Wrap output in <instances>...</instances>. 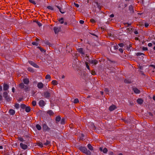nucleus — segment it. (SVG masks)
Segmentation results:
<instances>
[{
    "label": "nucleus",
    "instance_id": "obj_13",
    "mask_svg": "<svg viewBox=\"0 0 155 155\" xmlns=\"http://www.w3.org/2000/svg\"><path fill=\"white\" fill-rule=\"evenodd\" d=\"M44 43L46 45H49V47H52L53 46V45L51 43L48 41H44Z\"/></svg>",
    "mask_w": 155,
    "mask_h": 155
},
{
    "label": "nucleus",
    "instance_id": "obj_63",
    "mask_svg": "<svg viewBox=\"0 0 155 155\" xmlns=\"http://www.w3.org/2000/svg\"><path fill=\"white\" fill-rule=\"evenodd\" d=\"M132 47V45L131 44H130L129 45V46H127V49H129L130 48Z\"/></svg>",
    "mask_w": 155,
    "mask_h": 155
},
{
    "label": "nucleus",
    "instance_id": "obj_16",
    "mask_svg": "<svg viewBox=\"0 0 155 155\" xmlns=\"http://www.w3.org/2000/svg\"><path fill=\"white\" fill-rule=\"evenodd\" d=\"M78 51L82 54H84V53L83 51V49L82 48H80L78 49Z\"/></svg>",
    "mask_w": 155,
    "mask_h": 155
},
{
    "label": "nucleus",
    "instance_id": "obj_10",
    "mask_svg": "<svg viewBox=\"0 0 155 155\" xmlns=\"http://www.w3.org/2000/svg\"><path fill=\"white\" fill-rule=\"evenodd\" d=\"M39 105L41 107H43L45 105V102L43 100H40L39 103Z\"/></svg>",
    "mask_w": 155,
    "mask_h": 155
},
{
    "label": "nucleus",
    "instance_id": "obj_32",
    "mask_svg": "<svg viewBox=\"0 0 155 155\" xmlns=\"http://www.w3.org/2000/svg\"><path fill=\"white\" fill-rule=\"evenodd\" d=\"M8 94L7 92L5 91L3 93V96L4 97H6L8 96Z\"/></svg>",
    "mask_w": 155,
    "mask_h": 155
},
{
    "label": "nucleus",
    "instance_id": "obj_31",
    "mask_svg": "<svg viewBox=\"0 0 155 155\" xmlns=\"http://www.w3.org/2000/svg\"><path fill=\"white\" fill-rule=\"evenodd\" d=\"M63 19V18H61L58 21L60 22V23L62 24L64 23Z\"/></svg>",
    "mask_w": 155,
    "mask_h": 155
},
{
    "label": "nucleus",
    "instance_id": "obj_12",
    "mask_svg": "<svg viewBox=\"0 0 155 155\" xmlns=\"http://www.w3.org/2000/svg\"><path fill=\"white\" fill-rule=\"evenodd\" d=\"M9 86L7 84H4L3 90L4 91H7L9 88Z\"/></svg>",
    "mask_w": 155,
    "mask_h": 155
},
{
    "label": "nucleus",
    "instance_id": "obj_1",
    "mask_svg": "<svg viewBox=\"0 0 155 155\" xmlns=\"http://www.w3.org/2000/svg\"><path fill=\"white\" fill-rule=\"evenodd\" d=\"M79 150L83 153H85L87 155H91V152L87 150L86 147H81L79 148Z\"/></svg>",
    "mask_w": 155,
    "mask_h": 155
},
{
    "label": "nucleus",
    "instance_id": "obj_27",
    "mask_svg": "<svg viewBox=\"0 0 155 155\" xmlns=\"http://www.w3.org/2000/svg\"><path fill=\"white\" fill-rule=\"evenodd\" d=\"M36 127L37 129L38 130H40L41 129V127L39 124H37L36 126Z\"/></svg>",
    "mask_w": 155,
    "mask_h": 155
},
{
    "label": "nucleus",
    "instance_id": "obj_58",
    "mask_svg": "<svg viewBox=\"0 0 155 155\" xmlns=\"http://www.w3.org/2000/svg\"><path fill=\"white\" fill-rule=\"evenodd\" d=\"M74 4L76 7L78 8L79 7V5L78 4L76 3L75 2L74 3Z\"/></svg>",
    "mask_w": 155,
    "mask_h": 155
},
{
    "label": "nucleus",
    "instance_id": "obj_36",
    "mask_svg": "<svg viewBox=\"0 0 155 155\" xmlns=\"http://www.w3.org/2000/svg\"><path fill=\"white\" fill-rule=\"evenodd\" d=\"M37 145L41 147H43L42 143L41 142L37 143Z\"/></svg>",
    "mask_w": 155,
    "mask_h": 155
},
{
    "label": "nucleus",
    "instance_id": "obj_11",
    "mask_svg": "<svg viewBox=\"0 0 155 155\" xmlns=\"http://www.w3.org/2000/svg\"><path fill=\"white\" fill-rule=\"evenodd\" d=\"M54 30L55 33L56 34L59 32L60 28H58L57 27H54Z\"/></svg>",
    "mask_w": 155,
    "mask_h": 155
},
{
    "label": "nucleus",
    "instance_id": "obj_55",
    "mask_svg": "<svg viewBox=\"0 0 155 155\" xmlns=\"http://www.w3.org/2000/svg\"><path fill=\"white\" fill-rule=\"evenodd\" d=\"M37 23L39 27H40L42 25L41 23L40 22H38V21H37Z\"/></svg>",
    "mask_w": 155,
    "mask_h": 155
},
{
    "label": "nucleus",
    "instance_id": "obj_29",
    "mask_svg": "<svg viewBox=\"0 0 155 155\" xmlns=\"http://www.w3.org/2000/svg\"><path fill=\"white\" fill-rule=\"evenodd\" d=\"M4 98H5V100L8 101H9L10 100V97L8 95Z\"/></svg>",
    "mask_w": 155,
    "mask_h": 155
},
{
    "label": "nucleus",
    "instance_id": "obj_46",
    "mask_svg": "<svg viewBox=\"0 0 155 155\" xmlns=\"http://www.w3.org/2000/svg\"><path fill=\"white\" fill-rule=\"evenodd\" d=\"M29 1L30 2L34 5H35L36 4V3L34 0H29Z\"/></svg>",
    "mask_w": 155,
    "mask_h": 155
},
{
    "label": "nucleus",
    "instance_id": "obj_41",
    "mask_svg": "<svg viewBox=\"0 0 155 155\" xmlns=\"http://www.w3.org/2000/svg\"><path fill=\"white\" fill-rule=\"evenodd\" d=\"M15 107L16 109H18L19 107V105L18 104L16 103L15 104Z\"/></svg>",
    "mask_w": 155,
    "mask_h": 155
},
{
    "label": "nucleus",
    "instance_id": "obj_25",
    "mask_svg": "<svg viewBox=\"0 0 155 155\" xmlns=\"http://www.w3.org/2000/svg\"><path fill=\"white\" fill-rule=\"evenodd\" d=\"M124 82L127 84H130L131 83V81L130 80L127 79H125L124 81Z\"/></svg>",
    "mask_w": 155,
    "mask_h": 155
},
{
    "label": "nucleus",
    "instance_id": "obj_40",
    "mask_svg": "<svg viewBox=\"0 0 155 155\" xmlns=\"http://www.w3.org/2000/svg\"><path fill=\"white\" fill-rule=\"evenodd\" d=\"M85 63L86 64V67L89 70H90V67L88 65V63L87 62H85Z\"/></svg>",
    "mask_w": 155,
    "mask_h": 155
},
{
    "label": "nucleus",
    "instance_id": "obj_51",
    "mask_svg": "<svg viewBox=\"0 0 155 155\" xmlns=\"http://www.w3.org/2000/svg\"><path fill=\"white\" fill-rule=\"evenodd\" d=\"M32 44L33 45L37 46L38 45V43L35 42H33L32 43Z\"/></svg>",
    "mask_w": 155,
    "mask_h": 155
},
{
    "label": "nucleus",
    "instance_id": "obj_6",
    "mask_svg": "<svg viewBox=\"0 0 155 155\" xmlns=\"http://www.w3.org/2000/svg\"><path fill=\"white\" fill-rule=\"evenodd\" d=\"M133 90L136 94H139L140 93V91L136 87H133Z\"/></svg>",
    "mask_w": 155,
    "mask_h": 155
},
{
    "label": "nucleus",
    "instance_id": "obj_48",
    "mask_svg": "<svg viewBox=\"0 0 155 155\" xmlns=\"http://www.w3.org/2000/svg\"><path fill=\"white\" fill-rule=\"evenodd\" d=\"M127 32L128 33H130L131 31H132V28H127Z\"/></svg>",
    "mask_w": 155,
    "mask_h": 155
},
{
    "label": "nucleus",
    "instance_id": "obj_22",
    "mask_svg": "<svg viewBox=\"0 0 155 155\" xmlns=\"http://www.w3.org/2000/svg\"><path fill=\"white\" fill-rule=\"evenodd\" d=\"M47 113L49 114L50 115H53L54 113L51 110H48L47 112Z\"/></svg>",
    "mask_w": 155,
    "mask_h": 155
},
{
    "label": "nucleus",
    "instance_id": "obj_8",
    "mask_svg": "<svg viewBox=\"0 0 155 155\" xmlns=\"http://www.w3.org/2000/svg\"><path fill=\"white\" fill-rule=\"evenodd\" d=\"M116 108V106H115L114 105H113L111 106H110L109 107V110L110 111H112L113 110H114Z\"/></svg>",
    "mask_w": 155,
    "mask_h": 155
},
{
    "label": "nucleus",
    "instance_id": "obj_54",
    "mask_svg": "<svg viewBox=\"0 0 155 155\" xmlns=\"http://www.w3.org/2000/svg\"><path fill=\"white\" fill-rule=\"evenodd\" d=\"M119 46L121 47H122L124 46V45L123 43H120L118 44Z\"/></svg>",
    "mask_w": 155,
    "mask_h": 155
},
{
    "label": "nucleus",
    "instance_id": "obj_17",
    "mask_svg": "<svg viewBox=\"0 0 155 155\" xmlns=\"http://www.w3.org/2000/svg\"><path fill=\"white\" fill-rule=\"evenodd\" d=\"M129 10L130 11L131 13H133L134 12L133 7L132 5H130L129 6Z\"/></svg>",
    "mask_w": 155,
    "mask_h": 155
},
{
    "label": "nucleus",
    "instance_id": "obj_62",
    "mask_svg": "<svg viewBox=\"0 0 155 155\" xmlns=\"http://www.w3.org/2000/svg\"><path fill=\"white\" fill-rule=\"evenodd\" d=\"M119 51L121 53L123 52V49L122 48H120L119 49Z\"/></svg>",
    "mask_w": 155,
    "mask_h": 155
},
{
    "label": "nucleus",
    "instance_id": "obj_21",
    "mask_svg": "<svg viewBox=\"0 0 155 155\" xmlns=\"http://www.w3.org/2000/svg\"><path fill=\"white\" fill-rule=\"evenodd\" d=\"M87 147L88 149L91 151L93 150V147L90 144H89L87 145Z\"/></svg>",
    "mask_w": 155,
    "mask_h": 155
},
{
    "label": "nucleus",
    "instance_id": "obj_49",
    "mask_svg": "<svg viewBox=\"0 0 155 155\" xmlns=\"http://www.w3.org/2000/svg\"><path fill=\"white\" fill-rule=\"evenodd\" d=\"M32 104L33 106H35L36 105V102L35 101H33L32 102Z\"/></svg>",
    "mask_w": 155,
    "mask_h": 155
},
{
    "label": "nucleus",
    "instance_id": "obj_60",
    "mask_svg": "<svg viewBox=\"0 0 155 155\" xmlns=\"http://www.w3.org/2000/svg\"><path fill=\"white\" fill-rule=\"evenodd\" d=\"M144 25L146 27H147L149 26V24L147 23H145Z\"/></svg>",
    "mask_w": 155,
    "mask_h": 155
},
{
    "label": "nucleus",
    "instance_id": "obj_24",
    "mask_svg": "<svg viewBox=\"0 0 155 155\" xmlns=\"http://www.w3.org/2000/svg\"><path fill=\"white\" fill-rule=\"evenodd\" d=\"M96 4V5H95V6H96L98 8L100 9V4L99 3H98L97 2H94Z\"/></svg>",
    "mask_w": 155,
    "mask_h": 155
},
{
    "label": "nucleus",
    "instance_id": "obj_35",
    "mask_svg": "<svg viewBox=\"0 0 155 155\" xmlns=\"http://www.w3.org/2000/svg\"><path fill=\"white\" fill-rule=\"evenodd\" d=\"M45 78L46 79H50L51 78V77L49 75L47 74L45 76Z\"/></svg>",
    "mask_w": 155,
    "mask_h": 155
},
{
    "label": "nucleus",
    "instance_id": "obj_5",
    "mask_svg": "<svg viewBox=\"0 0 155 155\" xmlns=\"http://www.w3.org/2000/svg\"><path fill=\"white\" fill-rule=\"evenodd\" d=\"M20 147L24 150H26L28 148V146L26 145L23 144L22 143H20Z\"/></svg>",
    "mask_w": 155,
    "mask_h": 155
},
{
    "label": "nucleus",
    "instance_id": "obj_38",
    "mask_svg": "<svg viewBox=\"0 0 155 155\" xmlns=\"http://www.w3.org/2000/svg\"><path fill=\"white\" fill-rule=\"evenodd\" d=\"M79 102V101L78 99L77 98H76V99H74V103L75 104H76V103Z\"/></svg>",
    "mask_w": 155,
    "mask_h": 155
},
{
    "label": "nucleus",
    "instance_id": "obj_3",
    "mask_svg": "<svg viewBox=\"0 0 155 155\" xmlns=\"http://www.w3.org/2000/svg\"><path fill=\"white\" fill-rule=\"evenodd\" d=\"M28 62L32 66H34V67L36 68H38L39 66L38 65H37L34 62L32 61H29Z\"/></svg>",
    "mask_w": 155,
    "mask_h": 155
},
{
    "label": "nucleus",
    "instance_id": "obj_39",
    "mask_svg": "<svg viewBox=\"0 0 155 155\" xmlns=\"http://www.w3.org/2000/svg\"><path fill=\"white\" fill-rule=\"evenodd\" d=\"M59 9L60 12L62 14H63L64 13V12H62L61 11V8L59 7V6H56Z\"/></svg>",
    "mask_w": 155,
    "mask_h": 155
},
{
    "label": "nucleus",
    "instance_id": "obj_57",
    "mask_svg": "<svg viewBox=\"0 0 155 155\" xmlns=\"http://www.w3.org/2000/svg\"><path fill=\"white\" fill-rule=\"evenodd\" d=\"M90 21L92 23H95V21L93 19H91L90 20Z\"/></svg>",
    "mask_w": 155,
    "mask_h": 155
},
{
    "label": "nucleus",
    "instance_id": "obj_33",
    "mask_svg": "<svg viewBox=\"0 0 155 155\" xmlns=\"http://www.w3.org/2000/svg\"><path fill=\"white\" fill-rule=\"evenodd\" d=\"M28 71H30L31 72H34V70L31 68H30V67L28 68Z\"/></svg>",
    "mask_w": 155,
    "mask_h": 155
},
{
    "label": "nucleus",
    "instance_id": "obj_19",
    "mask_svg": "<svg viewBox=\"0 0 155 155\" xmlns=\"http://www.w3.org/2000/svg\"><path fill=\"white\" fill-rule=\"evenodd\" d=\"M23 88L26 91H28L29 90V88L28 85H25L24 87Z\"/></svg>",
    "mask_w": 155,
    "mask_h": 155
},
{
    "label": "nucleus",
    "instance_id": "obj_14",
    "mask_svg": "<svg viewBox=\"0 0 155 155\" xmlns=\"http://www.w3.org/2000/svg\"><path fill=\"white\" fill-rule=\"evenodd\" d=\"M23 81L24 83L28 85L29 83V81L28 79L25 78L23 80Z\"/></svg>",
    "mask_w": 155,
    "mask_h": 155
},
{
    "label": "nucleus",
    "instance_id": "obj_26",
    "mask_svg": "<svg viewBox=\"0 0 155 155\" xmlns=\"http://www.w3.org/2000/svg\"><path fill=\"white\" fill-rule=\"evenodd\" d=\"M61 119V118L59 116H58L56 117L55 120L57 122H59Z\"/></svg>",
    "mask_w": 155,
    "mask_h": 155
},
{
    "label": "nucleus",
    "instance_id": "obj_47",
    "mask_svg": "<svg viewBox=\"0 0 155 155\" xmlns=\"http://www.w3.org/2000/svg\"><path fill=\"white\" fill-rule=\"evenodd\" d=\"M37 48H39L40 50L41 51V52H43V51H44L45 52V51L42 48H41V47H37Z\"/></svg>",
    "mask_w": 155,
    "mask_h": 155
},
{
    "label": "nucleus",
    "instance_id": "obj_18",
    "mask_svg": "<svg viewBox=\"0 0 155 155\" xmlns=\"http://www.w3.org/2000/svg\"><path fill=\"white\" fill-rule=\"evenodd\" d=\"M9 112L11 114L13 115L15 114V111L14 110L10 109L9 110Z\"/></svg>",
    "mask_w": 155,
    "mask_h": 155
},
{
    "label": "nucleus",
    "instance_id": "obj_9",
    "mask_svg": "<svg viewBox=\"0 0 155 155\" xmlns=\"http://www.w3.org/2000/svg\"><path fill=\"white\" fill-rule=\"evenodd\" d=\"M37 87L39 89H41L43 87V84L42 82H39L37 84Z\"/></svg>",
    "mask_w": 155,
    "mask_h": 155
},
{
    "label": "nucleus",
    "instance_id": "obj_30",
    "mask_svg": "<svg viewBox=\"0 0 155 155\" xmlns=\"http://www.w3.org/2000/svg\"><path fill=\"white\" fill-rule=\"evenodd\" d=\"M21 107L22 109H24L26 107V106L25 104H22L21 105Z\"/></svg>",
    "mask_w": 155,
    "mask_h": 155
},
{
    "label": "nucleus",
    "instance_id": "obj_15",
    "mask_svg": "<svg viewBox=\"0 0 155 155\" xmlns=\"http://www.w3.org/2000/svg\"><path fill=\"white\" fill-rule=\"evenodd\" d=\"M137 102L139 104H141L143 102V100L141 98H138L137 100Z\"/></svg>",
    "mask_w": 155,
    "mask_h": 155
},
{
    "label": "nucleus",
    "instance_id": "obj_23",
    "mask_svg": "<svg viewBox=\"0 0 155 155\" xmlns=\"http://www.w3.org/2000/svg\"><path fill=\"white\" fill-rule=\"evenodd\" d=\"M24 86L25 85L22 83H21L19 84V87L21 89L23 88L24 87Z\"/></svg>",
    "mask_w": 155,
    "mask_h": 155
},
{
    "label": "nucleus",
    "instance_id": "obj_59",
    "mask_svg": "<svg viewBox=\"0 0 155 155\" xmlns=\"http://www.w3.org/2000/svg\"><path fill=\"white\" fill-rule=\"evenodd\" d=\"M108 36L109 37L112 36L114 37V34H112L111 33H109L108 34Z\"/></svg>",
    "mask_w": 155,
    "mask_h": 155
},
{
    "label": "nucleus",
    "instance_id": "obj_34",
    "mask_svg": "<svg viewBox=\"0 0 155 155\" xmlns=\"http://www.w3.org/2000/svg\"><path fill=\"white\" fill-rule=\"evenodd\" d=\"M104 91L106 94H109V91L107 88H106L104 89Z\"/></svg>",
    "mask_w": 155,
    "mask_h": 155
},
{
    "label": "nucleus",
    "instance_id": "obj_2",
    "mask_svg": "<svg viewBox=\"0 0 155 155\" xmlns=\"http://www.w3.org/2000/svg\"><path fill=\"white\" fill-rule=\"evenodd\" d=\"M44 95L45 98L48 99L51 97V94L48 91L44 92Z\"/></svg>",
    "mask_w": 155,
    "mask_h": 155
},
{
    "label": "nucleus",
    "instance_id": "obj_37",
    "mask_svg": "<svg viewBox=\"0 0 155 155\" xmlns=\"http://www.w3.org/2000/svg\"><path fill=\"white\" fill-rule=\"evenodd\" d=\"M61 124H65V119L64 118H63L62 119L61 121Z\"/></svg>",
    "mask_w": 155,
    "mask_h": 155
},
{
    "label": "nucleus",
    "instance_id": "obj_43",
    "mask_svg": "<svg viewBox=\"0 0 155 155\" xmlns=\"http://www.w3.org/2000/svg\"><path fill=\"white\" fill-rule=\"evenodd\" d=\"M50 143L49 141L47 140L46 143H44V145L45 146H47Z\"/></svg>",
    "mask_w": 155,
    "mask_h": 155
},
{
    "label": "nucleus",
    "instance_id": "obj_7",
    "mask_svg": "<svg viewBox=\"0 0 155 155\" xmlns=\"http://www.w3.org/2000/svg\"><path fill=\"white\" fill-rule=\"evenodd\" d=\"M89 62L91 64H96L98 63V61L96 59L89 61Z\"/></svg>",
    "mask_w": 155,
    "mask_h": 155
},
{
    "label": "nucleus",
    "instance_id": "obj_56",
    "mask_svg": "<svg viewBox=\"0 0 155 155\" xmlns=\"http://www.w3.org/2000/svg\"><path fill=\"white\" fill-rule=\"evenodd\" d=\"M142 50L143 51H147L148 50L147 47H143L142 48Z\"/></svg>",
    "mask_w": 155,
    "mask_h": 155
},
{
    "label": "nucleus",
    "instance_id": "obj_50",
    "mask_svg": "<svg viewBox=\"0 0 155 155\" xmlns=\"http://www.w3.org/2000/svg\"><path fill=\"white\" fill-rule=\"evenodd\" d=\"M113 47L115 50H117L118 49V46L117 45L115 46H113Z\"/></svg>",
    "mask_w": 155,
    "mask_h": 155
},
{
    "label": "nucleus",
    "instance_id": "obj_45",
    "mask_svg": "<svg viewBox=\"0 0 155 155\" xmlns=\"http://www.w3.org/2000/svg\"><path fill=\"white\" fill-rule=\"evenodd\" d=\"M18 140L20 141L21 142H23L24 141V139L22 137H18Z\"/></svg>",
    "mask_w": 155,
    "mask_h": 155
},
{
    "label": "nucleus",
    "instance_id": "obj_20",
    "mask_svg": "<svg viewBox=\"0 0 155 155\" xmlns=\"http://www.w3.org/2000/svg\"><path fill=\"white\" fill-rule=\"evenodd\" d=\"M31 110L30 107L29 106L26 107L25 108V110L27 112H28L30 111Z\"/></svg>",
    "mask_w": 155,
    "mask_h": 155
},
{
    "label": "nucleus",
    "instance_id": "obj_44",
    "mask_svg": "<svg viewBox=\"0 0 155 155\" xmlns=\"http://www.w3.org/2000/svg\"><path fill=\"white\" fill-rule=\"evenodd\" d=\"M47 8H48L49 9H50L52 10H54V9L53 8V7L50 6H48L47 7Z\"/></svg>",
    "mask_w": 155,
    "mask_h": 155
},
{
    "label": "nucleus",
    "instance_id": "obj_52",
    "mask_svg": "<svg viewBox=\"0 0 155 155\" xmlns=\"http://www.w3.org/2000/svg\"><path fill=\"white\" fill-rule=\"evenodd\" d=\"M142 54H143L142 53H137V56L141 55Z\"/></svg>",
    "mask_w": 155,
    "mask_h": 155
},
{
    "label": "nucleus",
    "instance_id": "obj_42",
    "mask_svg": "<svg viewBox=\"0 0 155 155\" xmlns=\"http://www.w3.org/2000/svg\"><path fill=\"white\" fill-rule=\"evenodd\" d=\"M103 152L104 153H107V148H104L103 150Z\"/></svg>",
    "mask_w": 155,
    "mask_h": 155
},
{
    "label": "nucleus",
    "instance_id": "obj_28",
    "mask_svg": "<svg viewBox=\"0 0 155 155\" xmlns=\"http://www.w3.org/2000/svg\"><path fill=\"white\" fill-rule=\"evenodd\" d=\"M51 83L53 85H56L57 84V81L56 80H53L52 81Z\"/></svg>",
    "mask_w": 155,
    "mask_h": 155
},
{
    "label": "nucleus",
    "instance_id": "obj_53",
    "mask_svg": "<svg viewBox=\"0 0 155 155\" xmlns=\"http://www.w3.org/2000/svg\"><path fill=\"white\" fill-rule=\"evenodd\" d=\"M91 74L93 75H94L96 74L95 72L94 71H92L91 72Z\"/></svg>",
    "mask_w": 155,
    "mask_h": 155
},
{
    "label": "nucleus",
    "instance_id": "obj_61",
    "mask_svg": "<svg viewBox=\"0 0 155 155\" xmlns=\"http://www.w3.org/2000/svg\"><path fill=\"white\" fill-rule=\"evenodd\" d=\"M79 22L81 24H83L84 23V21L83 20H81L79 21Z\"/></svg>",
    "mask_w": 155,
    "mask_h": 155
},
{
    "label": "nucleus",
    "instance_id": "obj_64",
    "mask_svg": "<svg viewBox=\"0 0 155 155\" xmlns=\"http://www.w3.org/2000/svg\"><path fill=\"white\" fill-rule=\"evenodd\" d=\"M109 154L110 155H113L114 153L113 152L110 151V152H109Z\"/></svg>",
    "mask_w": 155,
    "mask_h": 155
},
{
    "label": "nucleus",
    "instance_id": "obj_4",
    "mask_svg": "<svg viewBox=\"0 0 155 155\" xmlns=\"http://www.w3.org/2000/svg\"><path fill=\"white\" fill-rule=\"evenodd\" d=\"M43 128L44 129V130L46 131H49L50 129V128L49 127H48L47 125L45 124H43Z\"/></svg>",
    "mask_w": 155,
    "mask_h": 155
}]
</instances>
